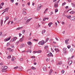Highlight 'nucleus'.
<instances>
[{
  "label": "nucleus",
  "mask_w": 75,
  "mask_h": 75,
  "mask_svg": "<svg viewBox=\"0 0 75 75\" xmlns=\"http://www.w3.org/2000/svg\"><path fill=\"white\" fill-rule=\"evenodd\" d=\"M42 7V6L41 5V4H39L38 6V9H37V11H39L40 10L41 8Z\"/></svg>",
  "instance_id": "f257e3e1"
},
{
  "label": "nucleus",
  "mask_w": 75,
  "mask_h": 75,
  "mask_svg": "<svg viewBox=\"0 0 75 75\" xmlns=\"http://www.w3.org/2000/svg\"><path fill=\"white\" fill-rule=\"evenodd\" d=\"M44 42V40H42L41 41H40L38 44L39 45H40H40H44V43H45V42Z\"/></svg>",
  "instance_id": "f03ea898"
},
{
  "label": "nucleus",
  "mask_w": 75,
  "mask_h": 75,
  "mask_svg": "<svg viewBox=\"0 0 75 75\" xmlns=\"http://www.w3.org/2000/svg\"><path fill=\"white\" fill-rule=\"evenodd\" d=\"M17 39V37H14L13 39H11V42H13V41H14L16 40Z\"/></svg>",
  "instance_id": "7ed1b4c3"
},
{
  "label": "nucleus",
  "mask_w": 75,
  "mask_h": 75,
  "mask_svg": "<svg viewBox=\"0 0 75 75\" xmlns=\"http://www.w3.org/2000/svg\"><path fill=\"white\" fill-rule=\"evenodd\" d=\"M27 10V9L24 8L23 9V14H24V15H25V14H27V13L25 12V11Z\"/></svg>",
  "instance_id": "20e7f679"
},
{
  "label": "nucleus",
  "mask_w": 75,
  "mask_h": 75,
  "mask_svg": "<svg viewBox=\"0 0 75 75\" xmlns=\"http://www.w3.org/2000/svg\"><path fill=\"white\" fill-rule=\"evenodd\" d=\"M58 3L56 2L55 3L54 5V7H55V8H57L58 7Z\"/></svg>",
  "instance_id": "39448f33"
},
{
  "label": "nucleus",
  "mask_w": 75,
  "mask_h": 75,
  "mask_svg": "<svg viewBox=\"0 0 75 75\" xmlns=\"http://www.w3.org/2000/svg\"><path fill=\"white\" fill-rule=\"evenodd\" d=\"M69 65L70 66L72 63V60H69L68 62Z\"/></svg>",
  "instance_id": "423d86ee"
},
{
  "label": "nucleus",
  "mask_w": 75,
  "mask_h": 75,
  "mask_svg": "<svg viewBox=\"0 0 75 75\" xmlns=\"http://www.w3.org/2000/svg\"><path fill=\"white\" fill-rule=\"evenodd\" d=\"M47 57H52L53 54H52V53L50 52L49 54H47Z\"/></svg>",
  "instance_id": "0eeeda50"
},
{
  "label": "nucleus",
  "mask_w": 75,
  "mask_h": 75,
  "mask_svg": "<svg viewBox=\"0 0 75 75\" xmlns=\"http://www.w3.org/2000/svg\"><path fill=\"white\" fill-rule=\"evenodd\" d=\"M69 40V39H68L66 40H65V42L66 44L67 45H68V44L69 43V42H68V41Z\"/></svg>",
  "instance_id": "6e6552de"
},
{
  "label": "nucleus",
  "mask_w": 75,
  "mask_h": 75,
  "mask_svg": "<svg viewBox=\"0 0 75 75\" xmlns=\"http://www.w3.org/2000/svg\"><path fill=\"white\" fill-rule=\"evenodd\" d=\"M11 36H10L8 38H7L6 40V39H5L4 41H9V40H10V38H11Z\"/></svg>",
  "instance_id": "1a4fd4ad"
},
{
  "label": "nucleus",
  "mask_w": 75,
  "mask_h": 75,
  "mask_svg": "<svg viewBox=\"0 0 75 75\" xmlns=\"http://www.w3.org/2000/svg\"><path fill=\"white\" fill-rule=\"evenodd\" d=\"M24 45L23 43L21 44L20 47V48H23V47H24Z\"/></svg>",
  "instance_id": "9d476101"
},
{
  "label": "nucleus",
  "mask_w": 75,
  "mask_h": 75,
  "mask_svg": "<svg viewBox=\"0 0 75 75\" xmlns=\"http://www.w3.org/2000/svg\"><path fill=\"white\" fill-rule=\"evenodd\" d=\"M23 27H19L17 28L16 29V30H20V29H22L23 28Z\"/></svg>",
  "instance_id": "9b49d317"
},
{
  "label": "nucleus",
  "mask_w": 75,
  "mask_h": 75,
  "mask_svg": "<svg viewBox=\"0 0 75 75\" xmlns=\"http://www.w3.org/2000/svg\"><path fill=\"white\" fill-rule=\"evenodd\" d=\"M43 69L44 71H47V68L46 67H44L43 68Z\"/></svg>",
  "instance_id": "f8f14e48"
},
{
  "label": "nucleus",
  "mask_w": 75,
  "mask_h": 75,
  "mask_svg": "<svg viewBox=\"0 0 75 75\" xmlns=\"http://www.w3.org/2000/svg\"><path fill=\"white\" fill-rule=\"evenodd\" d=\"M54 50L56 51L57 52H59V50H58V48H55L54 49Z\"/></svg>",
  "instance_id": "ddd939ff"
},
{
  "label": "nucleus",
  "mask_w": 75,
  "mask_h": 75,
  "mask_svg": "<svg viewBox=\"0 0 75 75\" xmlns=\"http://www.w3.org/2000/svg\"><path fill=\"white\" fill-rule=\"evenodd\" d=\"M27 44L29 45H32V43H31V42L30 41H29L27 42Z\"/></svg>",
  "instance_id": "4468645a"
},
{
  "label": "nucleus",
  "mask_w": 75,
  "mask_h": 75,
  "mask_svg": "<svg viewBox=\"0 0 75 75\" xmlns=\"http://www.w3.org/2000/svg\"><path fill=\"white\" fill-rule=\"evenodd\" d=\"M67 17V18H68V19H71V15H68L67 16H66Z\"/></svg>",
  "instance_id": "2eb2a0df"
},
{
  "label": "nucleus",
  "mask_w": 75,
  "mask_h": 75,
  "mask_svg": "<svg viewBox=\"0 0 75 75\" xmlns=\"http://www.w3.org/2000/svg\"><path fill=\"white\" fill-rule=\"evenodd\" d=\"M52 69H51L50 70V71H49V75H51V73H52Z\"/></svg>",
  "instance_id": "dca6fc26"
},
{
  "label": "nucleus",
  "mask_w": 75,
  "mask_h": 75,
  "mask_svg": "<svg viewBox=\"0 0 75 75\" xmlns=\"http://www.w3.org/2000/svg\"><path fill=\"white\" fill-rule=\"evenodd\" d=\"M23 38H24V36H23L22 38L20 39V42H22V41H23Z\"/></svg>",
  "instance_id": "f3484780"
},
{
  "label": "nucleus",
  "mask_w": 75,
  "mask_h": 75,
  "mask_svg": "<svg viewBox=\"0 0 75 75\" xmlns=\"http://www.w3.org/2000/svg\"><path fill=\"white\" fill-rule=\"evenodd\" d=\"M3 20H1V26H2L3 25Z\"/></svg>",
  "instance_id": "a211bd4d"
},
{
  "label": "nucleus",
  "mask_w": 75,
  "mask_h": 75,
  "mask_svg": "<svg viewBox=\"0 0 75 75\" xmlns=\"http://www.w3.org/2000/svg\"><path fill=\"white\" fill-rule=\"evenodd\" d=\"M14 59H15V57H12L11 58L12 61H14Z\"/></svg>",
  "instance_id": "6ab92c4d"
},
{
  "label": "nucleus",
  "mask_w": 75,
  "mask_h": 75,
  "mask_svg": "<svg viewBox=\"0 0 75 75\" xmlns=\"http://www.w3.org/2000/svg\"><path fill=\"white\" fill-rule=\"evenodd\" d=\"M71 4L72 6L73 7L75 8V4H74L73 3H71Z\"/></svg>",
  "instance_id": "aec40b11"
},
{
  "label": "nucleus",
  "mask_w": 75,
  "mask_h": 75,
  "mask_svg": "<svg viewBox=\"0 0 75 75\" xmlns=\"http://www.w3.org/2000/svg\"><path fill=\"white\" fill-rule=\"evenodd\" d=\"M19 69L20 71H21V70H23V67H19Z\"/></svg>",
  "instance_id": "412c9836"
},
{
  "label": "nucleus",
  "mask_w": 75,
  "mask_h": 75,
  "mask_svg": "<svg viewBox=\"0 0 75 75\" xmlns=\"http://www.w3.org/2000/svg\"><path fill=\"white\" fill-rule=\"evenodd\" d=\"M52 22H51L50 23H49L48 24V25L49 26V27H51V25H52Z\"/></svg>",
  "instance_id": "4be33fe9"
},
{
  "label": "nucleus",
  "mask_w": 75,
  "mask_h": 75,
  "mask_svg": "<svg viewBox=\"0 0 75 75\" xmlns=\"http://www.w3.org/2000/svg\"><path fill=\"white\" fill-rule=\"evenodd\" d=\"M6 71V69H5L4 68L2 69L1 70L2 72H5Z\"/></svg>",
  "instance_id": "5701e85b"
},
{
  "label": "nucleus",
  "mask_w": 75,
  "mask_h": 75,
  "mask_svg": "<svg viewBox=\"0 0 75 75\" xmlns=\"http://www.w3.org/2000/svg\"><path fill=\"white\" fill-rule=\"evenodd\" d=\"M40 52H42V51L41 50H39L37 51V53H40Z\"/></svg>",
  "instance_id": "b1692460"
},
{
  "label": "nucleus",
  "mask_w": 75,
  "mask_h": 75,
  "mask_svg": "<svg viewBox=\"0 0 75 75\" xmlns=\"http://www.w3.org/2000/svg\"><path fill=\"white\" fill-rule=\"evenodd\" d=\"M30 21V19H28V20H27L26 21V23H29V21Z\"/></svg>",
  "instance_id": "393cba45"
},
{
  "label": "nucleus",
  "mask_w": 75,
  "mask_h": 75,
  "mask_svg": "<svg viewBox=\"0 0 75 75\" xmlns=\"http://www.w3.org/2000/svg\"><path fill=\"white\" fill-rule=\"evenodd\" d=\"M31 69H33L34 70H35V69H36V68L33 67H31Z\"/></svg>",
  "instance_id": "a878e982"
},
{
  "label": "nucleus",
  "mask_w": 75,
  "mask_h": 75,
  "mask_svg": "<svg viewBox=\"0 0 75 75\" xmlns=\"http://www.w3.org/2000/svg\"><path fill=\"white\" fill-rule=\"evenodd\" d=\"M45 33V30H42V34H44V33Z\"/></svg>",
  "instance_id": "bb28decb"
},
{
  "label": "nucleus",
  "mask_w": 75,
  "mask_h": 75,
  "mask_svg": "<svg viewBox=\"0 0 75 75\" xmlns=\"http://www.w3.org/2000/svg\"><path fill=\"white\" fill-rule=\"evenodd\" d=\"M70 20H74V17H71L70 18Z\"/></svg>",
  "instance_id": "cd10ccee"
},
{
  "label": "nucleus",
  "mask_w": 75,
  "mask_h": 75,
  "mask_svg": "<svg viewBox=\"0 0 75 75\" xmlns=\"http://www.w3.org/2000/svg\"><path fill=\"white\" fill-rule=\"evenodd\" d=\"M8 59H10L11 58V55H9L7 57Z\"/></svg>",
  "instance_id": "c85d7f7f"
},
{
  "label": "nucleus",
  "mask_w": 75,
  "mask_h": 75,
  "mask_svg": "<svg viewBox=\"0 0 75 75\" xmlns=\"http://www.w3.org/2000/svg\"><path fill=\"white\" fill-rule=\"evenodd\" d=\"M5 19L6 20H8V18H9V17L8 16H6L5 17Z\"/></svg>",
  "instance_id": "c756f323"
},
{
  "label": "nucleus",
  "mask_w": 75,
  "mask_h": 75,
  "mask_svg": "<svg viewBox=\"0 0 75 75\" xmlns=\"http://www.w3.org/2000/svg\"><path fill=\"white\" fill-rule=\"evenodd\" d=\"M70 14H74V13H75V11H73L70 12Z\"/></svg>",
  "instance_id": "7c9ffc66"
},
{
  "label": "nucleus",
  "mask_w": 75,
  "mask_h": 75,
  "mask_svg": "<svg viewBox=\"0 0 75 75\" xmlns=\"http://www.w3.org/2000/svg\"><path fill=\"white\" fill-rule=\"evenodd\" d=\"M9 51L10 52H13V51H14V50H13V49H9Z\"/></svg>",
  "instance_id": "2f4dec72"
},
{
  "label": "nucleus",
  "mask_w": 75,
  "mask_h": 75,
  "mask_svg": "<svg viewBox=\"0 0 75 75\" xmlns=\"http://www.w3.org/2000/svg\"><path fill=\"white\" fill-rule=\"evenodd\" d=\"M31 50H30L29 49L28 50H27V52H29L30 53H31Z\"/></svg>",
  "instance_id": "473e14b6"
},
{
  "label": "nucleus",
  "mask_w": 75,
  "mask_h": 75,
  "mask_svg": "<svg viewBox=\"0 0 75 75\" xmlns=\"http://www.w3.org/2000/svg\"><path fill=\"white\" fill-rule=\"evenodd\" d=\"M48 40H49V38H47L46 40V42H47V41H48Z\"/></svg>",
  "instance_id": "72a5a7b5"
},
{
  "label": "nucleus",
  "mask_w": 75,
  "mask_h": 75,
  "mask_svg": "<svg viewBox=\"0 0 75 75\" xmlns=\"http://www.w3.org/2000/svg\"><path fill=\"white\" fill-rule=\"evenodd\" d=\"M55 13H57V11H58V9H55Z\"/></svg>",
  "instance_id": "f704fd0d"
},
{
  "label": "nucleus",
  "mask_w": 75,
  "mask_h": 75,
  "mask_svg": "<svg viewBox=\"0 0 75 75\" xmlns=\"http://www.w3.org/2000/svg\"><path fill=\"white\" fill-rule=\"evenodd\" d=\"M4 69L6 70V69H7V67L6 66H5L4 67Z\"/></svg>",
  "instance_id": "c9c22d12"
},
{
  "label": "nucleus",
  "mask_w": 75,
  "mask_h": 75,
  "mask_svg": "<svg viewBox=\"0 0 75 75\" xmlns=\"http://www.w3.org/2000/svg\"><path fill=\"white\" fill-rule=\"evenodd\" d=\"M17 68H18V66L15 67L13 68V69H17Z\"/></svg>",
  "instance_id": "e433bc0d"
},
{
  "label": "nucleus",
  "mask_w": 75,
  "mask_h": 75,
  "mask_svg": "<svg viewBox=\"0 0 75 75\" xmlns=\"http://www.w3.org/2000/svg\"><path fill=\"white\" fill-rule=\"evenodd\" d=\"M48 47V46H45L44 47V48H45V49H47V48Z\"/></svg>",
  "instance_id": "4c0bfd02"
},
{
  "label": "nucleus",
  "mask_w": 75,
  "mask_h": 75,
  "mask_svg": "<svg viewBox=\"0 0 75 75\" xmlns=\"http://www.w3.org/2000/svg\"><path fill=\"white\" fill-rule=\"evenodd\" d=\"M74 50V49L72 48H71L70 49V51H71V52L73 51V50Z\"/></svg>",
  "instance_id": "58836bf2"
},
{
  "label": "nucleus",
  "mask_w": 75,
  "mask_h": 75,
  "mask_svg": "<svg viewBox=\"0 0 75 75\" xmlns=\"http://www.w3.org/2000/svg\"><path fill=\"white\" fill-rule=\"evenodd\" d=\"M61 72L62 74H64V72H65V71L64 70H62L61 71Z\"/></svg>",
  "instance_id": "ea45409f"
},
{
  "label": "nucleus",
  "mask_w": 75,
  "mask_h": 75,
  "mask_svg": "<svg viewBox=\"0 0 75 75\" xmlns=\"http://www.w3.org/2000/svg\"><path fill=\"white\" fill-rule=\"evenodd\" d=\"M48 8H46L45 10L44 13H46V11H47V10H48Z\"/></svg>",
  "instance_id": "a19ab883"
},
{
  "label": "nucleus",
  "mask_w": 75,
  "mask_h": 75,
  "mask_svg": "<svg viewBox=\"0 0 75 75\" xmlns=\"http://www.w3.org/2000/svg\"><path fill=\"white\" fill-rule=\"evenodd\" d=\"M66 4V2H64V3H63L62 4V6H64V5Z\"/></svg>",
  "instance_id": "79ce46f5"
},
{
  "label": "nucleus",
  "mask_w": 75,
  "mask_h": 75,
  "mask_svg": "<svg viewBox=\"0 0 75 75\" xmlns=\"http://www.w3.org/2000/svg\"><path fill=\"white\" fill-rule=\"evenodd\" d=\"M33 54H36V53H37V51H34L33 52Z\"/></svg>",
  "instance_id": "37998d69"
},
{
  "label": "nucleus",
  "mask_w": 75,
  "mask_h": 75,
  "mask_svg": "<svg viewBox=\"0 0 75 75\" xmlns=\"http://www.w3.org/2000/svg\"><path fill=\"white\" fill-rule=\"evenodd\" d=\"M9 45H10V43L9 42H8L7 43V45H6V46L7 47H8V46Z\"/></svg>",
  "instance_id": "c03bdc74"
},
{
  "label": "nucleus",
  "mask_w": 75,
  "mask_h": 75,
  "mask_svg": "<svg viewBox=\"0 0 75 75\" xmlns=\"http://www.w3.org/2000/svg\"><path fill=\"white\" fill-rule=\"evenodd\" d=\"M11 47L13 48H14V46L13 45H11Z\"/></svg>",
  "instance_id": "a18cd8bd"
},
{
  "label": "nucleus",
  "mask_w": 75,
  "mask_h": 75,
  "mask_svg": "<svg viewBox=\"0 0 75 75\" xmlns=\"http://www.w3.org/2000/svg\"><path fill=\"white\" fill-rule=\"evenodd\" d=\"M9 9V8L7 7L4 10H8Z\"/></svg>",
  "instance_id": "49530a36"
},
{
  "label": "nucleus",
  "mask_w": 75,
  "mask_h": 75,
  "mask_svg": "<svg viewBox=\"0 0 75 75\" xmlns=\"http://www.w3.org/2000/svg\"><path fill=\"white\" fill-rule=\"evenodd\" d=\"M17 19L16 18H15L14 19V21H17Z\"/></svg>",
  "instance_id": "de8ad7c7"
},
{
  "label": "nucleus",
  "mask_w": 75,
  "mask_h": 75,
  "mask_svg": "<svg viewBox=\"0 0 75 75\" xmlns=\"http://www.w3.org/2000/svg\"><path fill=\"white\" fill-rule=\"evenodd\" d=\"M4 3L2 2V3H1V4L0 5H2L3 6V5H4Z\"/></svg>",
  "instance_id": "09e8293b"
},
{
  "label": "nucleus",
  "mask_w": 75,
  "mask_h": 75,
  "mask_svg": "<svg viewBox=\"0 0 75 75\" xmlns=\"http://www.w3.org/2000/svg\"><path fill=\"white\" fill-rule=\"evenodd\" d=\"M67 48H68L69 49V48H71V46L69 45H68L67 46Z\"/></svg>",
  "instance_id": "8fccbe9b"
},
{
  "label": "nucleus",
  "mask_w": 75,
  "mask_h": 75,
  "mask_svg": "<svg viewBox=\"0 0 75 75\" xmlns=\"http://www.w3.org/2000/svg\"><path fill=\"white\" fill-rule=\"evenodd\" d=\"M24 20H27V17H25L24 18Z\"/></svg>",
  "instance_id": "3c124183"
},
{
  "label": "nucleus",
  "mask_w": 75,
  "mask_h": 75,
  "mask_svg": "<svg viewBox=\"0 0 75 75\" xmlns=\"http://www.w3.org/2000/svg\"><path fill=\"white\" fill-rule=\"evenodd\" d=\"M33 41H38V40L34 39Z\"/></svg>",
  "instance_id": "603ef678"
},
{
  "label": "nucleus",
  "mask_w": 75,
  "mask_h": 75,
  "mask_svg": "<svg viewBox=\"0 0 75 75\" xmlns=\"http://www.w3.org/2000/svg\"><path fill=\"white\" fill-rule=\"evenodd\" d=\"M10 1L12 3H14V0H11Z\"/></svg>",
  "instance_id": "864d4df0"
},
{
  "label": "nucleus",
  "mask_w": 75,
  "mask_h": 75,
  "mask_svg": "<svg viewBox=\"0 0 75 75\" xmlns=\"http://www.w3.org/2000/svg\"><path fill=\"white\" fill-rule=\"evenodd\" d=\"M67 50V48H63V51H66Z\"/></svg>",
  "instance_id": "5fc2aeb1"
},
{
  "label": "nucleus",
  "mask_w": 75,
  "mask_h": 75,
  "mask_svg": "<svg viewBox=\"0 0 75 75\" xmlns=\"http://www.w3.org/2000/svg\"><path fill=\"white\" fill-rule=\"evenodd\" d=\"M50 41H54V40L52 39H50V40H49Z\"/></svg>",
  "instance_id": "6e6d98bb"
},
{
  "label": "nucleus",
  "mask_w": 75,
  "mask_h": 75,
  "mask_svg": "<svg viewBox=\"0 0 75 75\" xmlns=\"http://www.w3.org/2000/svg\"><path fill=\"white\" fill-rule=\"evenodd\" d=\"M59 65H61V64H62V62H59Z\"/></svg>",
  "instance_id": "4d7b16f0"
},
{
  "label": "nucleus",
  "mask_w": 75,
  "mask_h": 75,
  "mask_svg": "<svg viewBox=\"0 0 75 75\" xmlns=\"http://www.w3.org/2000/svg\"><path fill=\"white\" fill-rule=\"evenodd\" d=\"M19 37H21V35H22V34H21V33H19Z\"/></svg>",
  "instance_id": "13d9d810"
},
{
  "label": "nucleus",
  "mask_w": 75,
  "mask_h": 75,
  "mask_svg": "<svg viewBox=\"0 0 75 75\" xmlns=\"http://www.w3.org/2000/svg\"><path fill=\"white\" fill-rule=\"evenodd\" d=\"M11 22V21H9L8 22L7 24H8V25H9V24H10V23Z\"/></svg>",
  "instance_id": "bf43d9fd"
},
{
  "label": "nucleus",
  "mask_w": 75,
  "mask_h": 75,
  "mask_svg": "<svg viewBox=\"0 0 75 75\" xmlns=\"http://www.w3.org/2000/svg\"><path fill=\"white\" fill-rule=\"evenodd\" d=\"M55 39L57 41L59 40L58 39V38H57V37L55 38Z\"/></svg>",
  "instance_id": "052dcab7"
},
{
  "label": "nucleus",
  "mask_w": 75,
  "mask_h": 75,
  "mask_svg": "<svg viewBox=\"0 0 75 75\" xmlns=\"http://www.w3.org/2000/svg\"><path fill=\"white\" fill-rule=\"evenodd\" d=\"M22 32H23V34H24V33H25V30H22Z\"/></svg>",
  "instance_id": "680f3d73"
},
{
  "label": "nucleus",
  "mask_w": 75,
  "mask_h": 75,
  "mask_svg": "<svg viewBox=\"0 0 75 75\" xmlns=\"http://www.w3.org/2000/svg\"><path fill=\"white\" fill-rule=\"evenodd\" d=\"M74 55H73V56L71 57V59H72V58H74Z\"/></svg>",
  "instance_id": "e2e57ef3"
},
{
  "label": "nucleus",
  "mask_w": 75,
  "mask_h": 75,
  "mask_svg": "<svg viewBox=\"0 0 75 75\" xmlns=\"http://www.w3.org/2000/svg\"><path fill=\"white\" fill-rule=\"evenodd\" d=\"M63 52H64V53H66V52H67V51L66 50L63 51Z\"/></svg>",
  "instance_id": "0e129e2a"
},
{
  "label": "nucleus",
  "mask_w": 75,
  "mask_h": 75,
  "mask_svg": "<svg viewBox=\"0 0 75 75\" xmlns=\"http://www.w3.org/2000/svg\"><path fill=\"white\" fill-rule=\"evenodd\" d=\"M38 28H39L38 26H37L35 27V28H36V29H38Z\"/></svg>",
  "instance_id": "69168bd1"
},
{
  "label": "nucleus",
  "mask_w": 75,
  "mask_h": 75,
  "mask_svg": "<svg viewBox=\"0 0 75 75\" xmlns=\"http://www.w3.org/2000/svg\"><path fill=\"white\" fill-rule=\"evenodd\" d=\"M23 59L22 58H21L20 59V61H23Z\"/></svg>",
  "instance_id": "338daca9"
},
{
  "label": "nucleus",
  "mask_w": 75,
  "mask_h": 75,
  "mask_svg": "<svg viewBox=\"0 0 75 75\" xmlns=\"http://www.w3.org/2000/svg\"><path fill=\"white\" fill-rule=\"evenodd\" d=\"M65 8L67 9V8H68V6H67Z\"/></svg>",
  "instance_id": "774afa93"
}]
</instances>
